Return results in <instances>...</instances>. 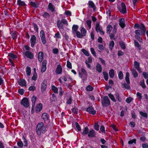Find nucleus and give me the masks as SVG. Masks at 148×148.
Masks as SVG:
<instances>
[{"label":"nucleus","mask_w":148,"mask_h":148,"mask_svg":"<svg viewBox=\"0 0 148 148\" xmlns=\"http://www.w3.org/2000/svg\"><path fill=\"white\" fill-rule=\"evenodd\" d=\"M46 127L43 123L41 122L38 123L36 127L37 134L40 135L41 133H44L46 131Z\"/></svg>","instance_id":"obj_1"},{"label":"nucleus","mask_w":148,"mask_h":148,"mask_svg":"<svg viewBox=\"0 0 148 148\" xmlns=\"http://www.w3.org/2000/svg\"><path fill=\"white\" fill-rule=\"evenodd\" d=\"M103 107L107 106L110 105V100L107 96H104L101 99Z\"/></svg>","instance_id":"obj_2"},{"label":"nucleus","mask_w":148,"mask_h":148,"mask_svg":"<svg viewBox=\"0 0 148 148\" xmlns=\"http://www.w3.org/2000/svg\"><path fill=\"white\" fill-rule=\"evenodd\" d=\"M95 29L96 32L98 33H99L101 35H104V33L102 30V28L98 23H96Z\"/></svg>","instance_id":"obj_3"},{"label":"nucleus","mask_w":148,"mask_h":148,"mask_svg":"<svg viewBox=\"0 0 148 148\" xmlns=\"http://www.w3.org/2000/svg\"><path fill=\"white\" fill-rule=\"evenodd\" d=\"M21 103L25 108L28 107L29 105L28 99L26 97L23 99L21 101Z\"/></svg>","instance_id":"obj_4"},{"label":"nucleus","mask_w":148,"mask_h":148,"mask_svg":"<svg viewBox=\"0 0 148 148\" xmlns=\"http://www.w3.org/2000/svg\"><path fill=\"white\" fill-rule=\"evenodd\" d=\"M121 7L119 8V10L123 14L126 13V9L125 4L122 2L121 3Z\"/></svg>","instance_id":"obj_5"},{"label":"nucleus","mask_w":148,"mask_h":148,"mask_svg":"<svg viewBox=\"0 0 148 148\" xmlns=\"http://www.w3.org/2000/svg\"><path fill=\"white\" fill-rule=\"evenodd\" d=\"M36 42V37L34 35H33L31 37L30 39V42L31 43V46L33 47Z\"/></svg>","instance_id":"obj_6"},{"label":"nucleus","mask_w":148,"mask_h":148,"mask_svg":"<svg viewBox=\"0 0 148 148\" xmlns=\"http://www.w3.org/2000/svg\"><path fill=\"white\" fill-rule=\"evenodd\" d=\"M47 63V62L45 60H44L42 62L41 69V71L42 73L44 72L46 70Z\"/></svg>","instance_id":"obj_7"},{"label":"nucleus","mask_w":148,"mask_h":148,"mask_svg":"<svg viewBox=\"0 0 148 148\" xmlns=\"http://www.w3.org/2000/svg\"><path fill=\"white\" fill-rule=\"evenodd\" d=\"M62 68L61 66L59 64L58 65L55 72L57 74H60L62 73Z\"/></svg>","instance_id":"obj_8"},{"label":"nucleus","mask_w":148,"mask_h":148,"mask_svg":"<svg viewBox=\"0 0 148 148\" xmlns=\"http://www.w3.org/2000/svg\"><path fill=\"white\" fill-rule=\"evenodd\" d=\"M86 111L92 114H94L96 113V111L94 110L93 108L91 106L87 108L86 109Z\"/></svg>","instance_id":"obj_9"},{"label":"nucleus","mask_w":148,"mask_h":148,"mask_svg":"<svg viewBox=\"0 0 148 148\" xmlns=\"http://www.w3.org/2000/svg\"><path fill=\"white\" fill-rule=\"evenodd\" d=\"M46 82L44 81L42 83L41 87V89L42 92H43L45 91L46 88L47 87Z\"/></svg>","instance_id":"obj_10"},{"label":"nucleus","mask_w":148,"mask_h":148,"mask_svg":"<svg viewBox=\"0 0 148 148\" xmlns=\"http://www.w3.org/2000/svg\"><path fill=\"white\" fill-rule=\"evenodd\" d=\"M95 135V131L93 129H91L88 132V136L89 137H94Z\"/></svg>","instance_id":"obj_11"},{"label":"nucleus","mask_w":148,"mask_h":148,"mask_svg":"<svg viewBox=\"0 0 148 148\" xmlns=\"http://www.w3.org/2000/svg\"><path fill=\"white\" fill-rule=\"evenodd\" d=\"M119 25L121 27L123 28L125 27V19L123 18H121L119 19Z\"/></svg>","instance_id":"obj_12"},{"label":"nucleus","mask_w":148,"mask_h":148,"mask_svg":"<svg viewBox=\"0 0 148 148\" xmlns=\"http://www.w3.org/2000/svg\"><path fill=\"white\" fill-rule=\"evenodd\" d=\"M26 82L24 79H20L18 82L19 84L21 86H26Z\"/></svg>","instance_id":"obj_13"},{"label":"nucleus","mask_w":148,"mask_h":148,"mask_svg":"<svg viewBox=\"0 0 148 148\" xmlns=\"http://www.w3.org/2000/svg\"><path fill=\"white\" fill-rule=\"evenodd\" d=\"M43 58V53L41 51L38 54V60L39 62H41L42 61Z\"/></svg>","instance_id":"obj_14"},{"label":"nucleus","mask_w":148,"mask_h":148,"mask_svg":"<svg viewBox=\"0 0 148 148\" xmlns=\"http://www.w3.org/2000/svg\"><path fill=\"white\" fill-rule=\"evenodd\" d=\"M42 108V104L40 103L37 105L36 108V110L37 112H38L41 111Z\"/></svg>","instance_id":"obj_15"},{"label":"nucleus","mask_w":148,"mask_h":148,"mask_svg":"<svg viewBox=\"0 0 148 148\" xmlns=\"http://www.w3.org/2000/svg\"><path fill=\"white\" fill-rule=\"evenodd\" d=\"M145 33V32H143L140 29L136 30L135 31V34L138 36L142 35Z\"/></svg>","instance_id":"obj_16"},{"label":"nucleus","mask_w":148,"mask_h":148,"mask_svg":"<svg viewBox=\"0 0 148 148\" xmlns=\"http://www.w3.org/2000/svg\"><path fill=\"white\" fill-rule=\"evenodd\" d=\"M17 4L19 6H24L26 5L25 3L21 0H17Z\"/></svg>","instance_id":"obj_17"},{"label":"nucleus","mask_w":148,"mask_h":148,"mask_svg":"<svg viewBox=\"0 0 148 148\" xmlns=\"http://www.w3.org/2000/svg\"><path fill=\"white\" fill-rule=\"evenodd\" d=\"M81 28L80 31L82 35L83 36H86L87 33L86 30L83 27H81Z\"/></svg>","instance_id":"obj_18"},{"label":"nucleus","mask_w":148,"mask_h":148,"mask_svg":"<svg viewBox=\"0 0 148 148\" xmlns=\"http://www.w3.org/2000/svg\"><path fill=\"white\" fill-rule=\"evenodd\" d=\"M129 76L130 74L128 72L126 73L125 77V80L128 84H129L130 83Z\"/></svg>","instance_id":"obj_19"},{"label":"nucleus","mask_w":148,"mask_h":148,"mask_svg":"<svg viewBox=\"0 0 148 148\" xmlns=\"http://www.w3.org/2000/svg\"><path fill=\"white\" fill-rule=\"evenodd\" d=\"M97 71L99 73H100L102 71V67L101 65L99 63H98L96 66Z\"/></svg>","instance_id":"obj_20"},{"label":"nucleus","mask_w":148,"mask_h":148,"mask_svg":"<svg viewBox=\"0 0 148 148\" xmlns=\"http://www.w3.org/2000/svg\"><path fill=\"white\" fill-rule=\"evenodd\" d=\"M42 118L44 121H46L48 119V115L47 113H44L42 114Z\"/></svg>","instance_id":"obj_21"},{"label":"nucleus","mask_w":148,"mask_h":148,"mask_svg":"<svg viewBox=\"0 0 148 148\" xmlns=\"http://www.w3.org/2000/svg\"><path fill=\"white\" fill-rule=\"evenodd\" d=\"M25 56L28 58L31 59L33 57V55L29 51H26L25 53Z\"/></svg>","instance_id":"obj_22"},{"label":"nucleus","mask_w":148,"mask_h":148,"mask_svg":"<svg viewBox=\"0 0 148 148\" xmlns=\"http://www.w3.org/2000/svg\"><path fill=\"white\" fill-rule=\"evenodd\" d=\"M140 63L138 62L135 61L134 62V66L135 68L138 71H140V69L139 68Z\"/></svg>","instance_id":"obj_23"},{"label":"nucleus","mask_w":148,"mask_h":148,"mask_svg":"<svg viewBox=\"0 0 148 148\" xmlns=\"http://www.w3.org/2000/svg\"><path fill=\"white\" fill-rule=\"evenodd\" d=\"M88 4L89 6L93 9V10H95V5L92 1H89L88 2Z\"/></svg>","instance_id":"obj_24"},{"label":"nucleus","mask_w":148,"mask_h":148,"mask_svg":"<svg viewBox=\"0 0 148 148\" xmlns=\"http://www.w3.org/2000/svg\"><path fill=\"white\" fill-rule=\"evenodd\" d=\"M88 131L89 130L88 127H86L84 129L82 132V134L84 135H85L88 133Z\"/></svg>","instance_id":"obj_25"},{"label":"nucleus","mask_w":148,"mask_h":148,"mask_svg":"<svg viewBox=\"0 0 148 148\" xmlns=\"http://www.w3.org/2000/svg\"><path fill=\"white\" fill-rule=\"evenodd\" d=\"M112 29V26L111 25H108L107 27V33L110 34V32Z\"/></svg>","instance_id":"obj_26"},{"label":"nucleus","mask_w":148,"mask_h":148,"mask_svg":"<svg viewBox=\"0 0 148 148\" xmlns=\"http://www.w3.org/2000/svg\"><path fill=\"white\" fill-rule=\"evenodd\" d=\"M57 25L58 27L60 29H62L63 28V25L62 24L61 21L60 20H58L57 22Z\"/></svg>","instance_id":"obj_27"},{"label":"nucleus","mask_w":148,"mask_h":148,"mask_svg":"<svg viewBox=\"0 0 148 148\" xmlns=\"http://www.w3.org/2000/svg\"><path fill=\"white\" fill-rule=\"evenodd\" d=\"M139 29L142 31L143 32H145L146 29L145 26L142 23L140 24Z\"/></svg>","instance_id":"obj_28"},{"label":"nucleus","mask_w":148,"mask_h":148,"mask_svg":"<svg viewBox=\"0 0 148 148\" xmlns=\"http://www.w3.org/2000/svg\"><path fill=\"white\" fill-rule=\"evenodd\" d=\"M109 74L110 77L111 78H112L114 76V70L111 69L110 70L109 73Z\"/></svg>","instance_id":"obj_29"},{"label":"nucleus","mask_w":148,"mask_h":148,"mask_svg":"<svg viewBox=\"0 0 148 148\" xmlns=\"http://www.w3.org/2000/svg\"><path fill=\"white\" fill-rule=\"evenodd\" d=\"M103 74L104 78L106 81H107L108 78V73L106 72H103Z\"/></svg>","instance_id":"obj_30"},{"label":"nucleus","mask_w":148,"mask_h":148,"mask_svg":"<svg viewBox=\"0 0 148 148\" xmlns=\"http://www.w3.org/2000/svg\"><path fill=\"white\" fill-rule=\"evenodd\" d=\"M78 28V26L77 25H74L72 27V30L73 33L77 32V30Z\"/></svg>","instance_id":"obj_31"},{"label":"nucleus","mask_w":148,"mask_h":148,"mask_svg":"<svg viewBox=\"0 0 148 148\" xmlns=\"http://www.w3.org/2000/svg\"><path fill=\"white\" fill-rule=\"evenodd\" d=\"M48 8L52 12L54 11V6L51 3H49L48 6Z\"/></svg>","instance_id":"obj_32"},{"label":"nucleus","mask_w":148,"mask_h":148,"mask_svg":"<svg viewBox=\"0 0 148 148\" xmlns=\"http://www.w3.org/2000/svg\"><path fill=\"white\" fill-rule=\"evenodd\" d=\"M31 69L29 67L27 66L26 68V72L27 75H30L31 74Z\"/></svg>","instance_id":"obj_33"},{"label":"nucleus","mask_w":148,"mask_h":148,"mask_svg":"<svg viewBox=\"0 0 148 148\" xmlns=\"http://www.w3.org/2000/svg\"><path fill=\"white\" fill-rule=\"evenodd\" d=\"M76 34L77 37L79 38H82L83 36L82 35L81 32L79 31H77L76 32Z\"/></svg>","instance_id":"obj_34"},{"label":"nucleus","mask_w":148,"mask_h":148,"mask_svg":"<svg viewBox=\"0 0 148 148\" xmlns=\"http://www.w3.org/2000/svg\"><path fill=\"white\" fill-rule=\"evenodd\" d=\"M36 100V97L35 96H33L32 98V106H34Z\"/></svg>","instance_id":"obj_35"},{"label":"nucleus","mask_w":148,"mask_h":148,"mask_svg":"<svg viewBox=\"0 0 148 148\" xmlns=\"http://www.w3.org/2000/svg\"><path fill=\"white\" fill-rule=\"evenodd\" d=\"M114 41L113 40L111 41L109 44L110 49V50H112L113 47H114Z\"/></svg>","instance_id":"obj_36"},{"label":"nucleus","mask_w":148,"mask_h":148,"mask_svg":"<svg viewBox=\"0 0 148 148\" xmlns=\"http://www.w3.org/2000/svg\"><path fill=\"white\" fill-rule=\"evenodd\" d=\"M108 95L112 101L114 102L116 101V100L113 95L111 94H109Z\"/></svg>","instance_id":"obj_37"},{"label":"nucleus","mask_w":148,"mask_h":148,"mask_svg":"<svg viewBox=\"0 0 148 148\" xmlns=\"http://www.w3.org/2000/svg\"><path fill=\"white\" fill-rule=\"evenodd\" d=\"M140 85L143 88H146V85L145 83L144 80H142L140 82Z\"/></svg>","instance_id":"obj_38"},{"label":"nucleus","mask_w":148,"mask_h":148,"mask_svg":"<svg viewBox=\"0 0 148 148\" xmlns=\"http://www.w3.org/2000/svg\"><path fill=\"white\" fill-rule=\"evenodd\" d=\"M56 100V96L54 94H53L52 95V97L50 99V101L51 102L55 101Z\"/></svg>","instance_id":"obj_39"},{"label":"nucleus","mask_w":148,"mask_h":148,"mask_svg":"<svg viewBox=\"0 0 148 148\" xmlns=\"http://www.w3.org/2000/svg\"><path fill=\"white\" fill-rule=\"evenodd\" d=\"M93 89V88L91 86L89 85L86 87V90L87 91H91Z\"/></svg>","instance_id":"obj_40"},{"label":"nucleus","mask_w":148,"mask_h":148,"mask_svg":"<svg viewBox=\"0 0 148 148\" xmlns=\"http://www.w3.org/2000/svg\"><path fill=\"white\" fill-rule=\"evenodd\" d=\"M118 77L120 79H121L123 78V74L121 71H120L118 74Z\"/></svg>","instance_id":"obj_41"},{"label":"nucleus","mask_w":148,"mask_h":148,"mask_svg":"<svg viewBox=\"0 0 148 148\" xmlns=\"http://www.w3.org/2000/svg\"><path fill=\"white\" fill-rule=\"evenodd\" d=\"M134 45L135 46L137 47L139 49H141V47L138 42L136 41H134Z\"/></svg>","instance_id":"obj_42"},{"label":"nucleus","mask_w":148,"mask_h":148,"mask_svg":"<svg viewBox=\"0 0 148 148\" xmlns=\"http://www.w3.org/2000/svg\"><path fill=\"white\" fill-rule=\"evenodd\" d=\"M82 51L85 55L88 56H89V53H88V51L84 49H82Z\"/></svg>","instance_id":"obj_43"},{"label":"nucleus","mask_w":148,"mask_h":148,"mask_svg":"<svg viewBox=\"0 0 148 148\" xmlns=\"http://www.w3.org/2000/svg\"><path fill=\"white\" fill-rule=\"evenodd\" d=\"M51 88L54 93H58V89L55 86H52Z\"/></svg>","instance_id":"obj_44"},{"label":"nucleus","mask_w":148,"mask_h":148,"mask_svg":"<svg viewBox=\"0 0 148 148\" xmlns=\"http://www.w3.org/2000/svg\"><path fill=\"white\" fill-rule=\"evenodd\" d=\"M17 145L19 147L22 148L23 147V143L21 141H18L17 143Z\"/></svg>","instance_id":"obj_45"},{"label":"nucleus","mask_w":148,"mask_h":148,"mask_svg":"<svg viewBox=\"0 0 148 148\" xmlns=\"http://www.w3.org/2000/svg\"><path fill=\"white\" fill-rule=\"evenodd\" d=\"M8 56L12 59H14L16 58V55L10 53L9 54Z\"/></svg>","instance_id":"obj_46"},{"label":"nucleus","mask_w":148,"mask_h":148,"mask_svg":"<svg viewBox=\"0 0 148 148\" xmlns=\"http://www.w3.org/2000/svg\"><path fill=\"white\" fill-rule=\"evenodd\" d=\"M132 74L133 75L134 77H135L138 76V74L136 71L134 70H133L132 71Z\"/></svg>","instance_id":"obj_47"},{"label":"nucleus","mask_w":148,"mask_h":148,"mask_svg":"<svg viewBox=\"0 0 148 148\" xmlns=\"http://www.w3.org/2000/svg\"><path fill=\"white\" fill-rule=\"evenodd\" d=\"M119 44L121 48L124 49L125 48V46L124 43L122 42H119Z\"/></svg>","instance_id":"obj_48"},{"label":"nucleus","mask_w":148,"mask_h":148,"mask_svg":"<svg viewBox=\"0 0 148 148\" xmlns=\"http://www.w3.org/2000/svg\"><path fill=\"white\" fill-rule=\"evenodd\" d=\"M139 113L140 115H141L142 116L145 117H147V115L146 113L143 112H142L140 111L139 112Z\"/></svg>","instance_id":"obj_49"},{"label":"nucleus","mask_w":148,"mask_h":148,"mask_svg":"<svg viewBox=\"0 0 148 148\" xmlns=\"http://www.w3.org/2000/svg\"><path fill=\"white\" fill-rule=\"evenodd\" d=\"M90 50L91 53L93 56H96V53L94 48H91Z\"/></svg>","instance_id":"obj_50"},{"label":"nucleus","mask_w":148,"mask_h":148,"mask_svg":"<svg viewBox=\"0 0 148 148\" xmlns=\"http://www.w3.org/2000/svg\"><path fill=\"white\" fill-rule=\"evenodd\" d=\"M66 66L69 69H71L72 68L71 64L69 61H67V62Z\"/></svg>","instance_id":"obj_51"},{"label":"nucleus","mask_w":148,"mask_h":148,"mask_svg":"<svg viewBox=\"0 0 148 148\" xmlns=\"http://www.w3.org/2000/svg\"><path fill=\"white\" fill-rule=\"evenodd\" d=\"M136 96L139 100H141L142 98V96L141 93L138 92L136 93Z\"/></svg>","instance_id":"obj_52"},{"label":"nucleus","mask_w":148,"mask_h":148,"mask_svg":"<svg viewBox=\"0 0 148 148\" xmlns=\"http://www.w3.org/2000/svg\"><path fill=\"white\" fill-rule=\"evenodd\" d=\"M91 21L90 20H88L86 21V24L89 29H90L91 27Z\"/></svg>","instance_id":"obj_53"},{"label":"nucleus","mask_w":148,"mask_h":148,"mask_svg":"<svg viewBox=\"0 0 148 148\" xmlns=\"http://www.w3.org/2000/svg\"><path fill=\"white\" fill-rule=\"evenodd\" d=\"M136 143V140L135 139L130 140L128 141V143L129 144H132L133 143L135 144Z\"/></svg>","instance_id":"obj_54"},{"label":"nucleus","mask_w":148,"mask_h":148,"mask_svg":"<svg viewBox=\"0 0 148 148\" xmlns=\"http://www.w3.org/2000/svg\"><path fill=\"white\" fill-rule=\"evenodd\" d=\"M37 75L36 73H34L33 74V76L32 77V79L34 81H36L37 79Z\"/></svg>","instance_id":"obj_55"},{"label":"nucleus","mask_w":148,"mask_h":148,"mask_svg":"<svg viewBox=\"0 0 148 148\" xmlns=\"http://www.w3.org/2000/svg\"><path fill=\"white\" fill-rule=\"evenodd\" d=\"M75 125H76V128L77 129V130L78 131H80L81 130V128L79 126V125L78 124V123L77 122H76L75 123Z\"/></svg>","instance_id":"obj_56"},{"label":"nucleus","mask_w":148,"mask_h":148,"mask_svg":"<svg viewBox=\"0 0 148 148\" xmlns=\"http://www.w3.org/2000/svg\"><path fill=\"white\" fill-rule=\"evenodd\" d=\"M23 140L25 144L24 146L27 147L28 145L27 140L25 138L24 136L23 137Z\"/></svg>","instance_id":"obj_57"},{"label":"nucleus","mask_w":148,"mask_h":148,"mask_svg":"<svg viewBox=\"0 0 148 148\" xmlns=\"http://www.w3.org/2000/svg\"><path fill=\"white\" fill-rule=\"evenodd\" d=\"M122 86L123 87L127 89H128L130 88L129 85L125 83L122 84Z\"/></svg>","instance_id":"obj_58"},{"label":"nucleus","mask_w":148,"mask_h":148,"mask_svg":"<svg viewBox=\"0 0 148 148\" xmlns=\"http://www.w3.org/2000/svg\"><path fill=\"white\" fill-rule=\"evenodd\" d=\"M115 96L116 99H118L119 101H121V99L119 97V93H116L115 94Z\"/></svg>","instance_id":"obj_59"},{"label":"nucleus","mask_w":148,"mask_h":148,"mask_svg":"<svg viewBox=\"0 0 148 148\" xmlns=\"http://www.w3.org/2000/svg\"><path fill=\"white\" fill-rule=\"evenodd\" d=\"M24 92V90L23 89H21L18 90V93L21 95H23Z\"/></svg>","instance_id":"obj_60"},{"label":"nucleus","mask_w":148,"mask_h":148,"mask_svg":"<svg viewBox=\"0 0 148 148\" xmlns=\"http://www.w3.org/2000/svg\"><path fill=\"white\" fill-rule=\"evenodd\" d=\"M98 46L99 49L101 50H103L104 49V47L102 45L99 44L98 45Z\"/></svg>","instance_id":"obj_61"},{"label":"nucleus","mask_w":148,"mask_h":148,"mask_svg":"<svg viewBox=\"0 0 148 148\" xmlns=\"http://www.w3.org/2000/svg\"><path fill=\"white\" fill-rule=\"evenodd\" d=\"M30 4L33 7L35 8H36L37 7L36 4L35 2H30Z\"/></svg>","instance_id":"obj_62"},{"label":"nucleus","mask_w":148,"mask_h":148,"mask_svg":"<svg viewBox=\"0 0 148 148\" xmlns=\"http://www.w3.org/2000/svg\"><path fill=\"white\" fill-rule=\"evenodd\" d=\"M61 22L64 24L66 25H68V24L67 20L65 19H62Z\"/></svg>","instance_id":"obj_63"},{"label":"nucleus","mask_w":148,"mask_h":148,"mask_svg":"<svg viewBox=\"0 0 148 148\" xmlns=\"http://www.w3.org/2000/svg\"><path fill=\"white\" fill-rule=\"evenodd\" d=\"M12 38L13 39H15L16 38L17 34L16 32L13 33L12 34Z\"/></svg>","instance_id":"obj_64"}]
</instances>
